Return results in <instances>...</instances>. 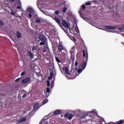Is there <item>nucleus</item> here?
<instances>
[{"label": "nucleus", "instance_id": "obj_7", "mask_svg": "<svg viewBox=\"0 0 124 124\" xmlns=\"http://www.w3.org/2000/svg\"><path fill=\"white\" fill-rule=\"evenodd\" d=\"M61 114H62V110L60 109L55 110L53 113V115H54V116H56V115H61Z\"/></svg>", "mask_w": 124, "mask_h": 124}, {"label": "nucleus", "instance_id": "obj_34", "mask_svg": "<svg viewBox=\"0 0 124 124\" xmlns=\"http://www.w3.org/2000/svg\"><path fill=\"white\" fill-rule=\"evenodd\" d=\"M0 25L1 26H3V22H2V21H1V20H0Z\"/></svg>", "mask_w": 124, "mask_h": 124}, {"label": "nucleus", "instance_id": "obj_49", "mask_svg": "<svg viewBox=\"0 0 124 124\" xmlns=\"http://www.w3.org/2000/svg\"><path fill=\"white\" fill-rule=\"evenodd\" d=\"M19 3L20 5H21V2L19 1Z\"/></svg>", "mask_w": 124, "mask_h": 124}, {"label": "nucleus", "instance_id": "obj_15", "mask_svg": "<svg viewBox=\"0 0 124 124\" xmlns=\"http://www.w3.org/2000/svg\"><path fill=\"white\" fill-rule=\"evenodd\" d=\"M65 73L67 75H69V70H68V68L67 67H65Z\"/></svg>", "mask_w": 124, "mask_h": 124}, {"label": "nucleus", "instance_id": "obj_11", "mask_svg": "<svg viewBox=\"0 0 124 124\" xmlns=\"http://www.w3.org/2000/svg\"><path fill=\"white\" fill-rule=\"evenodd\" d=\"M105 28L106 29V30H114L115 29V27L110 26H106L105 27Z\"/></svg>", "mask_w": 124, "mask_h": 124}, {"label": "nucleus", "instance_id": "obj_17", "mask_svg": "<svg viewBox=\"0 0 124 124\" xmlns=\"http://www.w3.org/2000/svg\"><path fill=\"white\" fill-rule=\"evenodd\" d=\"M80 10L82 11V10H86V6L85 4H83L81 5V8H80Z\"/></svg>", "mask_w": 124, "mask_h": 124}, {"label": "nucleus", "instance_id": "obj_40", "mask_svg": "<svg viewBox=\"0 0 124 124\" xmlns=\"http://www.w3.org/2000/svg\"><path fill=\"white\" fill-rule=\"evenodd\" d=\"M20 80V78H18L15 80V82H18V81Z\"/></svg>", "mask_w": 124, "mask_h": 124}, {"label": "nucleus", "instance_id": "obj_50", "mask_svg": "<svg viewBox=\"0 0 124 124\" xmlns=\"http://www.w3.org/2000/svg\"><path fill=\"white\" fill-rule=\"evenodd\" d=\"M74 38V40H76L75 38Z\"/></svg>", "mask_w": 124, "mask_h": 124}, {"label": "nucleus", "instance_id": "obj_10", "mask_svg": "<svg viewBox=\"0 0 124 124\" xmlns=\"http://www.w3.org/2000/svg\"><path fill=\"white\" fill-rule=\"evenodd\" d=\"M25 121H27V118L23 117V118H20L19 120H18L17 123H23V122H25Z\"/></svg>", "mask_w": 124, "mask_h": 124}, {"label": "nucleus", "instance_id": "obj_12", "mask_svg": "<svg viewBox=\"0 0 124 124\" xmlns=\"http://www.w3.org/2000/svg\"><path fill=\"white\" fill-rule=\"evenodd\" d=\"M27 11L30 12V13H34V11H33V9L31 7H29L27 9Z\"/></svg>", "mask_w": 124, "mask_h": 124}, {"label": "nucleus", "instance_id": "obj_20", "mask_svg": "<svg viewBox=\"0 0 124 124\" xmlns=\"http://www.w3.org/2000/svg\"><path fill=\"white\" fill-rule=\"evenodd\" d=\"M55 60L58 63H61V62H62L61 60H60V59L57 57H55Z\"/></svg>", "mask_w": 124, "mask_h": 124}, {"label": "nucleus", "instance_id": "obj_4", "mask_svg": "<svg viewBox=\"0 0 124 124\" xmlns=\"http://www.w3.org/2000/svg\"><path fill=\"white\" fill-rule=\"evenodd\" d=\"M40 104L38 103V102L35 103L33 106V110L34 111H37L39 108H40Z\"/></svg>", "mask_w": 124, "mask_h": 124}, {"label": "nucleus", "instance_id": "obj_35", "mask_svg": "<svg viewBox=\"0 0 124 124\" xmlns=\"http://www.w3.org/2000/svg\"><path fill=\"white\" fill-rule=\"evenodd\" d=\"M75 66H78V62H75Z\"/></svg>", "mask_w": 124, "mask_h": 124}, {"label": "nucleus", "instance_id": "obj_28", "mask_svg": "<svg viewBox=\"0 0 124 124\" xmlns=\"http://www.w3.org/2000/svg\"><path fill=\"white\" fill-rule=\"evenodd\" d=\"M45 42L42 41L40 43V45H45Z\"/></svg>", "mask_w": 124, "mask_h": 124}, {"label": "nucleus", "instance_id": "obj_29", "mask_svg": "<svg viewBox=\"0 0 124 124\" xmlns=\"http://www.w3.org/2000/svg\"><path fill=\"white\" fill-rule=\"evenodd\" d=\"M25 74L26 72L25 71H23L21 73V76H24V75H25Z\"/></svg>", "mask_w": 124, "mask_h": 124}, {"label": "nucleus", "instance_id": "obj_39", "mask_svg": "<svg viewBox=\"0 0 124 124\" xmlns=\"http://www.w3.org/2000/svg\"><path fill=\"white\" fill-rule=\"evenodd\" d=\"M29 17H30V18H31L32 17V15H31V14H29Z\"/></svg>", "mask_w": 124, "mask_h": 124}, {"label": "nucleus", "instance_id": "obj_38", "mask_svg": "<svg viewBox=\"0 0 124 124\" xmlns=\"http://www.w3.org/2000/svg\"><path fill=\"white\" fill-rule=\"evenodd\" d=\"M52 78H53V77L50 76L48 78V80H51V79H52Z\"/></svg>", "mask_w": 124, "mask_h": 124}, {"label": "nucleus", "instance_id": "obj_19", "mask_svg": "<svg viewBox=\"0 0 124 124\" xmlns=\"http://www.w3.org/2000/svg\"><path fill=\"white\" fill-rule=\"evenodd\" d=\"M124 121L123 120H120L117 122L114 123L113 124H123Z\"/></svg>", "mask_w": 124, "mask_h": 124}, {"label": "nucleus", "instance_id": "obj_5", "mask_svg": "<svg viewBox=\"0 0 124 124\" xmlns=\"http://www.w3.org/2000/svg\"><path fill=\"white\" fill-rule=\"evenodd\" d=\"M65 118H68L69 120H71L73 118V115L72 114H70V113L66 112L64 115Z\"/></svg>", "mask_w": 124, "mask_h": 124}, {"label": "nucleus", "instance_id": "obj_13", "mask_svg": "<svg viewBox=\"0 0 124 124\" xmlns=\"http://www.w3.org/2000/svg\"><path fill=\"white\" fill-rule=\"evenodd\" d=\"M16 37L18 38H21L22 37V34L20 33V31H17L16 33Z\"/></svg>", "mask_w": 124, "mask_h": 124}, {"label": "nucleus", "instance_id": "obj_1", "mask_svg": "<svg viewBox=\"0 0 124 124\" xmlns=\"http://www.w3.org/2000/svg\"><path fill=\"white\" fill-rule=\"evenodd\" d=\"M83 56L84 58H85L84 60V62L81 64V67H82L83 70L86 68L87 66V62H88V59L89 58V55L87 50H83Z\"/></svg>", "mask_w": 124, "mask_h": 124}, {"label": "nucleus", "instance_id": "obj_14", "mask_svg": "<svg viewBox=\"0 0 124 124\" xmlns=\"http://www.w3.org/2000/svg\"><path fill=\"white\" fill-rule=\"evenodd\" d=\"M46 55V56L49 57V58H52V57H53V56L52 55V53H51V52L50 51H48Z\"/></svg>", "mask_w": 124, "mask_h": 124}, {"label": "nucleus", "instance_id": "obj_41", "mask_svg": "<svg viewBox=\"0 0 124 124\" xmlns=\"http://www.w3.org/2000/svg\"><path fill=\"white\" fill-rule=\"evenodd\" d=\"M32 51H33L34 50H36V47L33 46V48H32Z\"/></svg>", "mask_w": 124, "mask_h": 124}, {"label": "nucleus", "instance_id": "obj_24", "mask_svg": "<svg viewBox=\"0 0 124 124\" xmlns=\"http://www.w3.org/2000/svg\"><path fill=\"white\" fill-rule=\"evenodd\" d=\"M43 52L46 53L47 52V47H45L43 49Z\"/></svg>", "mask_w": 124, "mask_h": 124}, {"label": "nucleus", "instance_id": "obj_46", "mask_svg": "<svg viewBox=\"0 0 124 124\" xmlns=\"http://www.w3.org/2000/svg\"><path fill=\"white\" fill-rule=\"evenodd\" d=\"M11 1H12V2H14L15 1V0H10Z\"/></svg>", "mask_w": 124, "mask_h": 124}, {"label": "nucleus", "instance_id": "obj_42", "mask_svg": "<svg viewBox=\"0 0 124 124\" xmlns=\"http://www.w3.org/2000/svg\"><path fill=\"white\" fill-rule=\"evenodd\" d=\"M71 59L72 61H74V57L71 56Z\"/></svg>", "mask_w": 124, "mask_h": 124}, {"label": "nucleus", "instance_id": "obj_30", "mask_svg": "<svg viewBox=\"0 0 124 124\" xmlns=\"http://www.w3.org/2000/svg\"><path fill=\"white\" fill-rule=\"evenodd\" d=\"M50 76H52V77H53V76H54V72H53V71L50 72Z\"/></svg>", "mask_w": 124, "mask_h": 124}, {"label": "nucleus", "instance_id": "obj_8", "mask_svg": "<svg viewBox=\"0 0 124 124\" xmlns=\"http://www.w3.org/2000/svg\"><path fill=\"white\" fill-rule=\"evenodd\" d=\"M57 48L58 49V52H62V50H63V46H62V45H59L57 46Z\"/></svg>", "mask_w": 124, "mask_h": 124}, {"label": "nucleus", "instance_id": "obj_22", "mask_svg": "<svg viewBox=\"0 0 124 124\" xmlns=\"http://www.w3.org/2000/svg\"><path fill=\"white\" fill-rule=\"evenodd\" d=\"M66 10H67V9H66V7H63L62 10L63 13H65V12H66Z\"/></svg>", "mask_w": 124, "mask_h": 124}, {"label": "nucleus", "instance_id": "obj_43", "mask_svg": "<svg viewBox=\"0 0 124 124\" xmlns=\"http://www.w3.org/2000/svg\"><path fill=\"white\" fill-rule=\"evenodd\" d=\"M34 18H36L37 17V16L36 15H33Z\"/></svg>", "mask_w": 124, "mask_h": 124}, {"label": "nucleus", "instance_id": "obj_48", "mask_svg": "<svg viewBox=\"0 0 124 124\" xmlns=\"http://www.w3.org/2000/svg\"><path fill=\"white\" fill-rule=\"evenodd\" d=\"M79 13L80 15H81V13H82V12H79Z\"/></svg>", "mask_w": 124, "mask_h": 124}, {"label": "nucleus", "instance_id": "obj_2", "mask_svg": "<svg viewBox=\"0 0 124 124\" xmlns=\"http://www.w3.org/2000/svg\"><path fill=\"white\" fill-rule=\"evenodd\" d=\"M61 28L64 31H66L68 30L69 27L68 26V23L64 19H62L61 22V25H60Z\"/></svg>", "mask_w": 124, "mask_h": 124}, {"label": "nucleus", "instance_id": "obj_37", "mask_svg": "<svg viewBox=\"0 0 124 124\" xmlns=\"http://www.w3.org/2000/svg\"><path fill=\"white\" fill-rule=\"evenodd\" d=\"M47 87H49L50 86V81H47Z\"/></svg>", "mask_w": 124, "mask_h": 124}, {"label": "nucleus", "instance_id": "obj_6", "mask_svg": "<svg viewBox=\"0 0 124 124\" xmlns=\"http://www.w3.org/2000/svg\"><path fill=\"white\" fill-rule=\"evenodd\" d=\"M39 37L41 41H43V42H46V41H47V38H46V37H45V36L43 35H40L39 36Z\"/></svg>", "mask_w": 124, "mask_h": 124}, {"label": "nucleus", "instance_id": "obj_44", "mask_svg": "<svg viewBox=\"0 0 124 124\" xmlns=\"http://www.w3.org/2000/svg\"><path fill=\"white\" fill-rule=\"evenodd\" d=\"M17 9H20V8H21V7L20 6H18L17 7Z\"/></svg>", "mask_w": 124, "mask_h": 124}, {"label": "nucleus", "instance_id": "obj_51", "mask_svg": "<svg viewBox=\"0 0 124 124\" xmlns=\"http://www.w3.org/2000/svg\"><path fill=\"white\" fill-rule=\"evenodd\" d=\"M49 64H51V63H48V65H49Z\"/></svg>", "mask_w": 124, "mask_h": 124}, {"label": "nucleus", "instance_id": "obj_23", "mask_svg": "<svg viewBox=\"0 0 124 124\" xmlns=\"http://www.w3.org/2000/svg\"><path fill=\"white\" fill-rule=\"evenodd\" d=\"M87 116H88V115L86 113H84L82 115V116H81V119H84V118H86V117H87Z\"/></svg>", "mask_w": 124, "mask_h": 124}, {"label": "nucleus", "instance_id": "obj_27", "mask_svg": "<svg viewBox=\"0 0 124 124\" xmlns=\"http://www.w3.org/2000/svg\"><path fill=\"white\" fill-rule=\"evenodd\" d=\"M36 75H37V76H38L39 77H40V76H41V74H40V73L38 72H36Z\"/></svg>", "mask_w": 124, "mask_h": 124}, {"label": "nucleus", "instance_id": "obj_31", "mask_svg": "<svg viewBox=\"0 0 124 124\" xmlns=\"http://www.w3.org/2000/svg\"><path fill=\"white\" fill-rule=\"evenodd\" d=\"M25 97H27V94L26 93L23 94L22 96V98H25Z\"/></svg>", "mask_w": 124, "mask_h": 124}, {"label": "nucleus", "instance_id": "obj_52", "mask_svg": "<svg viewBox=\"0 0 124 124\" xmlns=\"http://www.w3.org/2000/svg\"><path fill=\"white\" fill-rule=\"evenodd\" d=\"M46 124L45 123V124Z\"/></svg>", "mask_w": 124, "mask_h": 124}, {"label": "nucleus", "instance_id": "obj_18", "mask_svg": "<svg viewBox=\"0 0 124 124\" xmlns=\"http://www.w3.org/2000/svg\"><path fill=\"white\" fill-rule=\"evenodd\" d=\"M35 22L37 24H38V23H41V19L40 17H38L36 19Z\"/></svg>", "mask_w": 124, "mask_h": 124}, {"label": "nucleus", "instance_id": "obj_16", "mask_svg": "<svg viewBox=\"0 0 124 124\" xmlns=\"http://www.w3.org/2000/svg\"><path fill=\"white\" fill-rule=\"evenodd\" d=\"M29 55L30 56L31 59H33V54L31 53V51H29Z\"/></svg>", "mask_w": 124, "mask_h": 124}, {"label": "nucleus", "instance_id": "obj_26", "mask_svg": "<svg viewBox=\"0 0 124 124\" xmlns=\"http://www.w3.org/2000/svg\"><path fill=\"white\" fill-rule=\"evenodd\" d=\"M92 4V3L90 2H87L85 3V5L88 6V5H91Z\"/></svg>", "mask_w": 124, "mask_h": 124}, {"label": "nucleus", "instance_id": "obj_36", "mask_svg": "<svg viewBox=\"0 0 124 124\" xmlns=\"http://www.w3.org/2000/svg\"><path fill=\"white\" fill-rule=\"evenodd\" d=\"M59 10H57V11H55V14H56V15L59 14Z\"/></svg>", "mask_w": 124, "mask_h": 124}, {"label": "nucleus", "instance_id": "obj_21", "mask_svg": "<svg viewBox=\"0 0 124 124\" xmlns=\"http://www.w3.org/2000/svg\"><path fill=\"white\" fill-rule=\"evenodd\" d=\"M119 31H124V25L121 26L120 28L118 29Z\"/></svg>", "mask_w": 124, "mask_h": 124}, {"label": "nucleus", "instance_id": "obj_25", "mask_svg": "<svg viewBox=\"0 0 124 124\" xmlns=\"http://www.w3.org/2000/svg\"><path fill=\"white\" fill-rule=\"evenodd\" d=\"M82 71H83V70L82 69H78V73H81V72H82Z\"/></svg>", "mask_w": 124, "mask_h": 124}, {"label": "nucleus", "instance_id": "obj_47", "mask_svg": "<svg viewBox=\"0 0 124 124\" xmlns=\"http://www.w3.org/2000/svg\"><path fill=\"white\" fill-rule=\"evenodd\" d=\"M101 0H97V1L96 0V1H97V2L101 1Z\"/></svg>", "mask_w": 124, "mask_h": 124}, {"label": "nucleus", "instance_id": "obj_45", "mask_svg": "<svg viewBox=\"0 0 124 124\" xmlns=\"http://www.w3.org/2000/svg\"><path fill=\"white\" fill-rule=\"evenodd\" d=\"M23 93H24V92H21L20 95H23Z\"/></svg>", "mask_w": 124, "mask_h": 124}, {"label": "nucleus", "instance_id": "obj_33", "mask_svg": "<svg viewBox=\"0 0 124 124\" xmlns=\"http://www.w3.org/2000/svg\"><path fill=\"white\" fill-rule=\"evenodd\" d=\"M11 15H12L13 16H15V13H14V12H13V11H12L11 12Z\"/></svg>", "mask_w": 124, "mask_h": 124}, {"label": "nucleus", "instance_id": "obj_32", "mask_svg": "<svg viewBox=\"0 0 124 124\" xmlns=\"http://www.w3.org/2000/svg\"><path fill=\"white\" fill-rule=\"evenodd\" d=\"M46 93H50V88L49 87H47L46 88Z\"/></svg>", "mask_w": 124, "mask_h": 124}, {"label": "nucleus", "instance_id": "obj_3", "mask_svg": "<svg viewBox=\"0 0 124 124\" xmlns=\"http://www.w3.org/2000/svg\"><path fill=\"white\" fill-rule=\"evenodd\" d=\"M54 20L57 23V24L59 25V26H62V19H61L59 17L55 16L54 18Z\"/></svg>", "mask_w": 124, "mask_h": 124}, {"label": "nucleus", "instance_id": "obj_9", "mask_svg": "<svg viewBox=\"0 0 124 124\" xmlns=\"http://www.w3.org/2000/svg\"><path fill=\"white\" fill-rule=\"evenodd\" d=\"M30 80V78L27 77L22 80V84H26V83H28V82H29Z\"/></svg>", "mask_w": 124, "mask_h": 124}]
</instances>
